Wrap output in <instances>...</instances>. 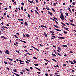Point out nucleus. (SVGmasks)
Segmentation results:
<instances>
[{
  "label": "nucleus",
  "mask_w": 76,
  "mask_h": 76,
  "mask_svg": "<svg viewBox=\"0 0 76 76\" xmlns=\"http://www.w3.org/2000/svg\"><path fill=\"white\" fill-rule=\"evenodd\" d=\"M63 32L64 34H67V32L66 31H64Z\"/></svg>",
  "instance_id": "obj_24"
},
{
  "label": "nucleus",
  "mask_w": 76,
  "mask_h": 76,
  "mask_svg": "<svg viewBox=\"0 0 76 76\" xmlns=\"http://www.w3.org/2000/svg\"><path fill=\"white\" fill-rule=\"evenodd\" d=\"M28 16L29 18H30V15L29 14H28Z\"/></svg>",
  "instance_id": "obj_50"
},
{
  "label": "nucleus",
  "mask_w": 76,
  "mask_h": 76,
  "mask_svg": "<svg viewBox=\"0 0 76 76\" xmlns=\"http://www.w3.org/2000/svg\"><path fill=\"white\" fill-rule=\"evenodd\" d=\"M62 28H64L65 29V30H66L67 31H69V28H67L65 27L64 26H62Z\"/></svg>",
  "instance_id": "obj_2"
},
{
  "label": "nucleus",
  "mask_w": 76,
  "mask_h": 76,
  "mask_svg": "<svg viewBox=\"0 0 76 76\" xmlns=\"http://www.w3.org/2000/svg\"><path fill=\"white\" fill-rule=\"evenodd\" d=\"M28 2H29V3H33V2H34V1H30L29 0H28Z\"/></svg>",
  "instance_id": "obj_27"
},
{
  "label": "nucleus",
  "mask_w": 76,
  "mask_h": 76,
  "mask_svg": "<svg viewBox=\"0 0 76 76\" xmlns=\"http://www.w3.org/2000/svg\"><path fill=\"white\" fill-rule=\"evenodd\" d=\"M66 25H68V26L69 25V23H66Z\"/></svg>",
  "instance_id": "obj_53"
},
{
  "label": "nucleus",
  "mask_w": 76,
  "mask_h": 76,
  "mask_svg": "<svg viewBox=\"0 0 76 76\" xmlns=\"http://www.w3.org/2000/svg\"><path fill=\"white\" fill-rule=\"evenodd\" d=\"M1 38H4V39H7V38H6L5 37H4V36H1Z\"/></svg>",
  "instance_id": "obj_6"
},
{
  "label": "nucleus",
  "mask_w": 76,
  "mask_h": 76,
  "mask_svg": "<svg viewBox=\"0 0 76 76\" xmlns=\"http://www.w3.org/2000/svg\"><path fill=\"white\" fill-rule=\"evenodd\" d=\"M7 70H10V69H9V68L8 67H7Z\"/></svg>",
  "instance_id": "obj_57"
},
{
  "label": "nucleus",
  "mask_w": 76,
  "mask_h": 76,
  "mask_svg": "<svg viewBox=\"0 0 76 76\" xmlns=\"http://www.w3.org/2000/svg\"><path fill=\"white\" fill-rule=\"evenodd\" d=\"M50 32L51 33V34H54V32L53 31H50Z\"/></svg>",
  "instance_id": "obj_34"
},
{
  "label": "nucleus",
  "mask_w": 76,
  "mask_h": 76,
  "mask_svg": "<svg viewBox=\"0 0 76 76\" xmlns=\"http://www.w3.org/2000/svg\"><path fill=\"white\" fill-rule=\"evenodd\" d=\"M72 11L74 12V9H72Z\"/></svg>",
  "instance_id": "obj_64"
},
{
  "label": "nucleus",
  "mask_w": 76,
  "mask_h": 76,
  "mask_svg": "<svg viewBox=\"0 0 76 76\" xmlns=\"http://www.w3.org/2000/svg\"><path fill=\"white\" fill-rule=\"evenodd\" d=\"M69 63H71V64H74V63L71 61H69Z\"/></svg>",
  "instance_id": "obj_17"
},
{
  "label": "nucleus",
  "mask_w": 76,
  "mask_h": 76,
  "mask_svg": "<svg viewBox=\"0 0 76 76\" xmlns=\"http://www.w3.org/2000/svg\"><path fill=\"white\" fill-rule=\"evenodd\" d=\"M52 10L53 11V12H56L55 10L53 9V8H52Z\"/></svg>",
  "instance_id": "obj_19"
},
{
  "label": "nucleus",
  "mask_w": 76,
  "mask_h": 76,
  "mask_svg": "<svg viewBox=\"0 0 76 76\" xmlns=\"http://www.w3.org/2000/svg\"><path fill=\"white\" fill-rule=\"evenodd\" d=\"M50 19H51V20H53V21H56V20H55V19H53V18H50Z\"/></svg>",
  "instance_id": "obj_9"
},
{
  "label": "nucleus",
  "mask_w": 76,
  "mask_h": 76,
  "mask_svg": "<svg viewBox=\"0 0 76 76\" xmlns=\"http://www.w3.org/2000/svg\"><path fill=\"white\" fill-rule=\"evenodd\" d=\"M60 18L62 20H64L65 19V18L64 17V15H61V16H60Z\"/></svg>",
  "instance_id": "obj_1"
},
{
  "label": "nucleus",
  "mask_w": 76,
  "mask_h": 76,
  "mask_svg": "<svg viewBox=\"0 0 76 76\" xmlns=\"http://www.w3.org/2000/svg\"><path fill=\"white\" fill-rule=\"evenodd\" d=\"M14 37L16 38H18V36H16V35H14Z\"/></svg>",
  "instance_id": "obj_28"
},
{
  "label": "nucleus",
  "mask_w": 76,
  "mask_h": 76,
  "mask_svg": "<svg viewBox=\"0 0 76 76\" xmlns=\"http://www.w3.org/2000/svg\"><path fill=\"white\" fill-rule=\"evenodd\" d=\"M26 70H22V72H25Z\"/></svg>",
  "instance_id": "obj_60"
},
{
  "label": "nucleus",
  "mask_w": 76,
  "mask_h": 76,
  "mask_svg": "<svg viewBox=\"0 0 76 76\" xmlns=\"http://www.w3.org/2000/svg\"><path fill=\"white\" fill-rule=\"evenodd\" d=\"M20 74H21L22 75H23V72H20Z\"/></svg>",
  "instance_id": "obj_42"
},
{
  "label": "nucleus",
  "mask_w": 76,
  "mask_h": 76,
  "mask_svg": "<svg viewBox=\"0 0 76 76\" xmlns=\"http://www.w3.org/2000/svg\"><path fill=\"white\" fill-rule=\"evenodd\" d=\"M63 47H67V45H62Z\"/></svg>",
  "instance_id": "obj_18"
},
{
  "label": "nucleus",
  "mask_w": 76,
  "mask_h": 76,
  "mask_svg": "<svg viewBox=\"0 0 76 76\" xmlns=\"http://www.w3.org/2000/svg\"><path fill=\"white\" fill-rule=\"evenodd\" d=\"M44 35L45 37H47V34L45 33V32H44Z\"/></svg>",
  "instance_id": "obj_11"
},
{
  "label": "nucleus",
  "mask_w": 76,
  "mask_h": 76,
  "mask_svg": "<svg viewBox=\"0 0 76 76\" xmlns=\"http://www.w3.org/2000/svg\"><path fill=\"white\" fill-rule=\"evenodd\" d=\"M54 26H55V27H56V28H59V27H58V26L57 25H54Z\"/></svg>",
  "instance_id": "obj_13"
},
{
  "label": "nucleus",
  "mask_w": 76,
  "mask_h": 76,
  "mask_svg": "<svg viewBox=\"0 0 76 76\" xmlns=\"http://www.w3.org/2000/svg\"><path fill=\"white\" fill-rule=\"evenodd\" d=\"M33 58L34 59H37V58L35 57H33Z\"/></svg>",
  "instance_id": "obj_41"
},
{
  "label": "nucleus",
  "mask_w": 76,
  "mask_h": 76,
  "mask_svg": "<svg viewBox=\"0 0 76 76\" xmlns=\"http://www.w3.org/2000/svg\"><path fill=\"white\" fill-rule=\"evenodd\" d=\"M5 28V27H4V26H3V27H2L1 28H2V29H3L4 30V28Z\"/></svg>",
  "instance_id": "obj_44"
},
{
  "label": "nucleus",
  "mask_w": 76,
  "mask_h": 76,
  "mask_svg": "<svg viewBox=\"0 0 76 76\" xmlns=\"http://www.w3.org/2000/svg\"><path fill=\"white\" fill-rule=\"evenodd\" d=\"M8 8L7 7L5 8H4V10H7Z\"/></svg>",
  "instance_id": "obj_58"
},
{
  "label": "nucleus",
  "mask_w": 76,
  "mask_h": 76,
  "mask_svg": "<svg viewBox=\"0 0 76 76\" xmlns=\"http://www.w3.org/2000/svg\"><path fill=\"white\" fill-rule=\"evenodd\" d=\"M5 53H6V54H10L9 51V50H6V51H5Z\"/></svg>",
  "instance_id": "obj_3"
},
{
  "label": "nucleus",
  "mask_w": 76,
  "mask_h": 76,
  "mask_svg": "<svg viewBox=\"0 0 76 76\" xmlns=\"http://www.w3.org/2000/svg\"><path fill=\"white\" fill-rule=\"evenodd\" d=\"M60 13H61V16L63 15V12H62L61 11Z\"/></svg>",
  "instance_id": "obj_26"
},
{
  "label": "nucleus",
  "mask_w": 76,
  "mask_h": 76,
  "mask_svg": "<svg viewBox=\"0 0 76 76\" xmlns=\"http://www.w3.org/2000/svg\"><path fill=\"white\" fill-rule=\"evenodd\" d=\"M41 26L42 27V28H44V26L42 25Z\"/></svg>",
  "instance_id": "obj_45"
},
{
  "label": "nucleus",
  "mask_w": 76,
  "mask_h": 76,
  "mask_svg": "<svg viewBox=\"0 0 76 76\" xmlns=\"http://www.w3.org/2000/svg\"><path fill=\"white\" fill-rule=\"evenodd\" d=\"M46 9H47V10H50V9H49V8H48L47 7H46Z\"/></svg>",
  "instance_id": "obj_29"
},
{
  "label": "nucleus",
  "mask_w": 76,
  "mask_h": 76,
  "mask_svg": "<svg viewBox=\"0 0 76 76\" xmlns=\"http://www.w3.org/2000/svg\"><path fill=\"white\" fill-rule=\"evenodd\" d=\"M65 15H66V16H68V13H67V12H66L65 13Z\"/></svg>",
  "instance_id": "obj_37"
},
{
  "label": "nucleus",
  "mask_w": 76,
  "mask_h": 76,
  "mask_svg": "<svg viewBox=\"0 0 76 76\" xmlns=\"http://www.w3.org/2000/svg\"><path fill=\"white\" fill-rule=\"evenodd\" d=\"M25 25H26V26H28V24L26 21L25 22Z\"/></svg>",
  "instance_id": "obj_10"
},
{
  "label": "nucleus",
  "mask_w": 76,
  "mask_h": 76,
  "mask_svg": "<svg viewBox=\"0 0 76 76\" xmlns=\"http://www.w3.org/2000/svg\"><path fill=\"white\" fill-rule=\"evenodd\" d=\"M64 54V57H66V56H67V55H66V54L65 53V54Z\"/></svg>",
  "instance_id": "obj_56"
},
{
  "label": "nucleus",
  "mask_w": 76,
  "mask_h": 76,
  "mask_svg": "<svg viewBox=\"0 0 76 76\" xmlns=\"http://www.w3.org/2000/svg\"><path fill=\"white\" fill-rule=\"evenodd\" d=\"M30 69H33V68H32V67H30Z\"/></svg>",
  "instance_id": "obj_62"
},
{
  "label": "nucleus",
  "mask_w": 76,
  "mask_h": 76,
  "mask_svg": "<svg viewBox=\"0 0 76 76\" xmlns=\"http://www.w3.org/2000/svg\"><path fill=\"white\" fill-rule=\"evenodd\" d=\"M58 50H60V51H61V48H60V47H58Z\"/></svg>",
  "instance_id": "obj_21"
},
{
  "label": "nucleus",
  "mask_w": 76,
  "mask_h": 76,
  "mask_svg": "<svg viewBox=\"0 0 76 76\" xmlns=\"http://www.w3.org/2000/svg\"><path fill=\"white\" fill-rule=\"evenodd\" d=\"M59 39H65V38L63 37H57Z\"/></svg>",
  "instance_id": "obj_4"
},
{
  "label": "nucleus",
  "mask_w": 76,
  "mask_h": 76,
  "mask_svg": "<svg viewBox=\"0 0 76 76\" xmlns=\"http://www.w3.org/2000/svg\"><path fill=\"white\" fill-rule=\"evenodd\" d=\"M48 13L49 14H50V15H53V13H52V12H49V11L48 12Z\"/></svg>",
  "instance_id": "obj_7"
},
{
  "label": "nucleus",
  "mask_w": 76,
  "mask_h": 76,
  "mask_svg": "<svg viewBox=\"0 0 76 76\" xmlns=\"http://www.w3.org/2000/svg\"><path fill=\"white\" fill-rule=\"evenodd\" d=\"M19 41H20L21 42H24V43H25V44H26V42L25 41H22L20 39H19Z\"/></svg>",
  "instance_id": "obj_5"
},
{
  "label": "nucleus",
  "mask_w": 76,
  "mask_h": 76,
  "mask_svg": "<svg viewBox=\"0 0 76 76\" xmlns=\"http://www.w3.org/2000/svg\"><path fill=\"white\" fill-rule=\"evenodd\" d=\"M27 61H29V62H31V60H29L28 59H27Z\"/></svg>",
  "instance_id": "obj_55"
},
{
  "label": "nucleus",
  "mask_w": 76,
  "mask_h": 76,
  "mask_svg": "<svg viewBox=\"0 0 76 76\" xmlns=\"http://www.w3.org/2000/svg\"><path fill=\"white\" fill-rule=\"evenodd\" d=\"M4 63H5V64H7V63L5 61H4Z\"/></svg>",
  "instance_id": "obj_48"
},
{
  "label": "nucleus",
  "mask_w": 76,
  "mask_h": 76,
  "mask_svg": "<svg viewBox=\"0 0 76 76\" xmlns=\"http://www.w3.org/2000/svg\"><path fill=\"white\" fill-rule=\"evenodd\" d=\"M15 75H16V76H19V75H18V74H16V73H14Z\"/></svg>",
  "instance_id": "obj_40"
},
{
  "label": "nucleus",
  "mask_w": 76,
  "mask_h": 76,
  "mask_svg": "<svg viewBox=\"0 0 76 76\" xmlns=\"http://www.w3.org/2000/svg\"><path fill=\"white\" fill-rule=\"evenodd\" d=\"M61 23L62 25H64V26H66V24H65L64 23H63V22H61Z\"/></svg>",
  "instance_id": "obj_15"
},
{
  "label": "nucleus",
  "mask_w": 76,
  "mask_h": 76,
  "mask_svg": "<svg viewBox=\"0 0 76 76\" xmlns=\"http://www.w3.org/2000/svg\"><path fill=\"white\" fill-rule=\"evenodd\" d=\"M36 9H37V11H38L39 10L38 9V7H36Z\"/></svg>",
  "instance_id": "obj_22"
},
{
  "label": "nucleus",
  "mask_w": 76,
  "mask_h": 76,
  "mask_svg": "<svg viewBox=\"0 0 76 76\" xmlns=\"http://www.w3.org/2000/svg\"><path fill=\"white\" fill-rule=\"evenodd\" d=\"M7 26H9V25L8 24H7Z\"/></svg>",
  "instance_id": "obj_63"
},
{
  "label": "nucleus",
  "mask_w": 76,
  "mask_h": 76,
  "mask_svg": "<svg viewBox=\"0 0 76 76\" xmlns=\"http://www.w3.org/2000/svg\"><path fill=\"white\" fill-rule=\"evenodd\" d=\"M68 10L71 13H72V11H71V10H70V8L69 7L68 8Z\"/></svg>",
  "instance_id": "obj_12"
},
{
  "label": "nucleus",
  "mask_w": 76,
  "mask_h": 76,
  "mask_svg": "<svg viewBox=\"0 0 76 76\" xmlns=\"http://www.w3.org/2000/svg\"><path fill=\"white\" fill-rule=\"evenodd\" d=\"M35 1L37 3H38V0H35Z\"/></svg>",
  "instance_id": "obj_59"
},
{
  "label": "nucleus",
  "mask_w": 76,
  "mask_h": 76,
  "mask_svg": "<svg viewBox=\"0 0 76 76\" xmlns=\"http://www.w3.org/2000/svg\"><path fill=\"white\" fill-rule=\"evenodd\" d=\"M45 75L46 76H48V74H47V73H45Z\"/></svg>",
  "instance_id": "obj_51"
},
{
  "label": "nucleus",
  "mask_w": 76,
  "mask_h": 76,
  "mask_svg": "<svg viewBox=\"0 0 76 76\" xmlns=\"http://www.w3.org/2000/svg\"><path fill=\"white\" fill-rule=\"evenodd\" d=\"M72 4H73V5H75V4H76V2H73L72 3Z\"/></svg>",
  "instance_id": "obj_31"
},
{
  "label": "nucleus",
  "mask_w": 76,
  "mask_h": 76,
  "mask_svg": "<svg viewBox=\"0 0 76 76\" xmlns=\"http://www.w3.org/2000/svg\"><path fill=\"white\" fill-rule=\"evenodd\" d=\"M7 59H9V60H10V61H13V59H12V58H7Z\"/></svg>",
  "instance_id": "obj_8"
},
{
  "label": "nucleus",
  "mask_w": 76,
  "mask_h": 76,
  "mask_svg": "<svg viewBox=\"0 0 76 76\" xmlns=\"http://www.w3.org/2000/svg\"><path fill=\"white\" fill-rule=\"evenodd\" d=\"M52 60H53V61H54L55 62H57V61L54 59H52Z\"/></svg>",
  "instance_id": "obj_33"
},
{
  "label": "nucleus",
  "mask_w": 76,
  "mask_h": 76,
  "mask_svg": "<svg viewBox=\"0 0 76 76\" xmlns=\"http://www.w3.org/2000/svg\"><path fill=\"white\" fill-rule=\"evenodd\" d=\"M55 22H56V23H57V24H58V23L57 22V21H56V20H55Z\"/></svg>",
  "instance_id": "obj_47"
},
{
  "label": "nucleus",
  "mask_w": 76,
  "mask_h": 76,
  "mask_svg": "<svg viewBox=\"0 0 76 76\" xmlns=\"http://www.w3.org/2000/svg\"><path fill=\"white\" fill-rule=\"evenodd\" d=\"M33 48H34V49H35V50H37V51H39V50L38 49H37L36 48H35V47H33Z\"/></svg>",
  "instance_id": "obj_14"
},
{
  "label": "nucleus",
  "mask_w": 76,
  "mask_h": 76,
  "mask_svg": "<svg viewBox=\"0 0 76 76\" xmlns=\"http://www.w3.org/2000/svg\"><path fill=\"white\" fill-rule=\"evenodd\" d=\"M34 65H35V66H38L39 65L38 64H34Z\"/></svg>",
  "instance_id": "obj_35"
},
{
  "label": "nucleus",
  "mask_w": 76,
  "mask_h": 76,
  "mask_svg": "<svg viewBox=\"0 0 76 76\" xmlns=\"http://www.w3.org/2000/svg\"><path fill=\"white\" fill-rule=\"evenodd\" d=\"M15 51H16V52L18 53H20L19 52V51L18 50H16Z\"/></svg>",
  "instance_id": "obj_38"
},
{
  "label": "nucleus",
  "mask_w": 76,
  "mask_h": 76,
  "mask_svg": "<svg viewBox=\"0 0 76 76\" xmlns=\"http://www.w3.org/2000/svg\"><path fill=\"white\" fill-rule=\"evenodd\" d=\"M26 63H27V64H29V62L28 61H26Z\"/></svg>",
  "instance_id": "obj_46"
},
{
  "label": "nucleus",
  "mask_w": 76,
  "mask_h": 76,
  "mask_svg": "<svg viewBox=\"0 0 76 76\" xmlns=\"http://www.w3.org/2000/svg\"><path fill=\"white\" fill-rule=\"evenodd\" d=\"M52 56H53L54 57H56V55L54 53H52Z\"/></svg>",
  "instance_id": "obj_20"
},
{
  "label": "nucleus",
  "mask_w": 76,
  "mask_h": 76,
  "mask_svg": "<svg viewBox=\"0 0 76 76\" xmlns=\"http://www.w3.org/2000/svg\"><path fill=\"white\" fill-rule=\"evenodd\" d=\"M35 13H37V15H39V13H38L37 12V10H35Z\"/></svg>",
  "instance_id": "obj_16"
},
{
  "label": "nucleus",
  "mask_w": 76,
  "mask_h": 76,
  "mask_svg": "<svg viewBox=\"0 0 76 76\" xmlns=\"http://www.w3.org/2000/svg\"><path fill=\"white\" fill-rule=\"evenodd\" d=\"M30 35L27 34L26 35V37H29Z\"/></svg>",
  "instance_id": "obj_25"
},
{
  "label": "nucleus",
  "mask_w": 76,
  "mask_h": 76,
  "mask_svg": "<svg viewBox=\"0 0 76 76\" xmlns=\"http://www.w3.org/2000/svg\"><path fill=\"white\" fill-rule=\"evenodd\" d=\"M56 31H61V30L56 29Z\"/></svg>",
  "instance_id": "obj_36"
},
{
  "label": "nucleus",
  "mask_w": 76,
  "mask_h": 76,
  "mask_svg": "<svg viewBox=\"0 0 76 76\" xmlns=\"http://www.w3.org/2000/svg\"><path fill=\"white\" fill-rule=\"evenodd\" d=\"M27 54H28L29 55H30V56H32V54H29V53H27Z\"/></svg>",
  "instance_id": "obj_39"
},
{
  "label": "nucleus",
  "mask_w": 76,
  "mask_h": 76,
  "mask_svg": "<svg viewBox=\"0 0 76 76\" xmlns=\"http://www.w3.org/2000/svg\"><path fill=\"white\" fill-rule=\"evenodd\" d=\"M8 63L9 64H10V65H11V66H12V65H13V64H12V63H11L10 62H8Z\"/></svg>",
  "instance_id": "obj_32"
},
{
  "label": "nucleus",
  "mask_w": 76,
  "mask_h": 76,
  "mask_svg": "<svg viewBox=\"0 0 76 76\" xmlns=\"http://www.w3.org/2000/svg\"><path fill=\"white\" fill-rule=\"evenodd\" d=\"M72 26H76V25H75L73 24H72Z\"/></svg>",
  "instance_id": "obj_43"
},
{
  "label": "nucleus",
  "mask_w": 76,
  "mask_h": 76,
  "mask_svg": "<svg viewBox=\"0 0 76 76\" xmlns=\"http://www.w3.org/2000/svg\"><path fill=\"white\" fill-rule=\"evenodd\" d=\"M13 70L15 72H17V70L16 69H13Z\"/></svg>",
  "instance_id": "obj_30"
},
{
  "label": "nucleus",
  "mask_w": 76,
  "mask_h": 76,
  "mask_svg": "<svg viewBox=\"0 0 76 76\" xmlns=\"http://www.w3.org/2000/svg\"><path fill=\"white\" fill-rule=\"evenodd\" d=\"M25 70H27V71H28V72H30V71H29V70L27 68H25Z\"/></svg>",
  "instance_id": "obj_23"
},
{
  "label": "nucleus",
  "mask_w": 76,
  "mask_h": 76,
  "mask_svg": "<svg viewBox=\"0 0 76 76\" xmlns=\"http://www.w3.org/2000/svg\"><path fill=\"white\" fill-rule=\"evenodd\" d=\"M58 56H61V54H60L59 53H58Z\"/></svg>",
  "instance_id": "obj_49"
},
{
  "label": "nucleus",
  "mask_w": 76,
  "mask_h": 76,
  "mask_svg": "<svg viewBox=\"0 0 76 76\" xmlns=\"http://www.w3.org/2000/svg\"><path fill=\"white\" fill-rule=\"evenodd\" d=\"M74 61V63H76V61H75V60H74V61Z\"/></svg>",
  "instance_id": "obj_61"
},
{
  "label": "nucleus",
  "mask_w": 76,
  "mask_h": 76,
  "mask_svg": "<svg viewBox=\"0 0 76 76\" xmlns=\"http://www.w3.org/2000/svg\"><path fill=\"white\" fill-rule=\"evenodd\" d=\"M21 4H22V5H23V6H24V3H23L22 2L21 3Z\"/></svg>",
  "instance_id": "obj_54"
},
{
  "label": "nucleus",
  "mask_w": 76,
  "mask_h": 76,
  "mask_svg": "<svg viewBox=\"0 0 76 76\" xmlns=\"http://www.w3.org/2000/svg\"><path fill=\"white\" fill-rule=\"evenodd\" d=\"M37 73H38V74H41V72H37Z\"/></svg>",
  "instance_id": "obj_52"
}]
</instances>
